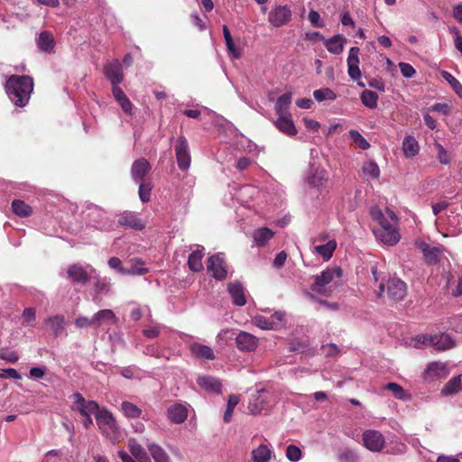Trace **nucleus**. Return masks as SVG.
<instances>
[{
	"label": "nucleus",
	"instance_id": "f257e3e1",
	"mask_svg": "<svg viewBox=\"0 0 462 462\" xmlns=\"http://www.w3.org/2000/svg\"><path fill=\"white\" fill-rule=\"evenodd\" d=\"M33 90V79L30 76L12 75L5 83V91L16 106H25Z\"/></svg>",
	"mask_w": 462,
	"mask_h": 462
},
{
	"label": "nucleus",
	"instance_id": "f03ea898",
	"mask_svg": "<svg viewBox=\"0 0 462 462\" xmlns=\"http://www.w3.org/2000/svg\"><path fill=\"white\" fill-rule=\"evenodd\" d=\"M97 425L100 432L110 441L116 443L120 438V428L113 414L106 408L96 414Z\"/></svg>",
	"mask_w": 462,
	"mask_h": 462
},
{
	"label": "nucleus",
	"instance_id": "7ed1b4c3",
	"mask_svg": "<svg viewBox=\"0 0 462 462\" xmlns=\"http://www.w3.org/2000/svg\"><path fill=\"white\" fill-rule=\"evenodd\" d=\"M342 274V269L339 267L328 268L319 275L315 276L314 282L311 284L310 290L318 294L328 297L331 295L332 290L330 288H327V285L332 282L336 277L340 279Z\"/></svg>",
	"mask_w": 462,
	"mask_h": 462
},
{
	"label": "nucleus",
	"instance_id": "20e7f679",
	"mask_svg": "<svg viewBox=\"0 0 462 462\" xmlns=\"http://www.w3.org/2000/svg\"><path fill=\"white\" fill-rule=\"evenodd\" d=\"M415 245L422 253L423 260L428 265H436L440 262L444 252L443 245H430L422 240H417Z\"/></svg>",
	"mask_w": 462,
	"mask_h": 462
},
{
	"label": "nucleus",
	"instance_id": "39448f33",
	"mask_svg": "<svg viewBox=\"0 0 462 462\" xmlns=\"http://www.w3.org/2000/svg\"><path fill=\"white\" fill-rule=\"evenodd\" d=\"M291 7L287 5H279L270 11L268 22L272 26L280 28L287 25L291 21Z\"/></svg>",
	"mask_w": 462,
	"mask_h": 462
},
{
	"label": "nucleus",
	"instance_id": "423d86ee",
	"mask_svg": "<svg viewBox=\"0 0 462 462\" xmlns=\"http://www.w3.org/2000/svg\"><path fill=\"white\" fill-rule=\"evenodd\" d=\"M73 405L71 409L77 411L82 417L88 415H95L98 413L101 409L96 401L86 400L83 395L79 393H76L72 395Z\"/></svg>",
	"mask_w": 462,
	"mask_h": 462
},
{
	"label": "nucleus",
	"instance_id": "0eeeda50",
	"mask_svg": "<svg viewBox=\"0 0 462 462\" xmlns=\"http://www.w3.org/2000/svg\"><path fill=\"white\" fill-rule=\"evenodd\" d=\"M284 320V313L282 311H276L270 317L263 315H256L253 318L252 322L254 326L262 329H277L282 325Z\"/></svg>",
	"mask_w": 462,
	"mask_h": 462
},
{
	"label": "nucleus",
	"instance_id": "6e6552de",
	"mask_svg": "<svg viewBox=\"0 0 462 462\" xmlns=\"http://www.w3.org/2000/svg\"><path fill=\"white\" fill-rule=\"evenodd\" d=\"M175 154L178 167L181 171H187L191 162V157L189 149V143L184 136L179 137L175 144Z\"/></svg>",
	"mask_w": 462,
	"mask_h": 462
},
{
	"label": "nucleus",
	"instance_id": "1a4fd4ad",
	"mask_svg": "<svg viewBox=\"0 0 462 462\" xmlns=\"http://www.w3.org/2000/svg\"><path fill=\"white\" fill-rule=\"evenodd\" d=\"M362 439L364 446L372 452H380L385 445L384 436L375 430L364 431Z\"/></svg>",
	"mask_w": 462,
	"mask_h": 462
},
{
	"label": "nucleus",
	"instance_id": "9d476101",
	"mask_svg": "<svg viewBox=\"0 0 462 462\" xmlns=\"http://www.w3.org/2000/svg\"><path fill=\"white\" fill-rule=\"evenodd\" d=\"M207 268L208 272L217 281H223L227 276L226 263L219 254L208 258Z\"/></svg>",
	"mask_w": 462,
	"mask_h": 462
},
{
	"label": "nucleus",
	"instance_id": "9b49d317",
	"mask_svg": "<svg viewBox=\"0 0 462 462\" xmlns=\"http://www.w3.org/2000/svg\"><path fill=\"white\" fill-rule=\"evenodd\" d=\"M407 294V287L402 280L393 278L387 282V295L393 301L402 300Z\"/></svg>",
	"mask_w": 462,
	"mask_h": 462
},
{
	"label": "nucleus",
	"instance_id": "f8f14e48",
	"mask_svg": "<svg viewBox=\"0 0 462 462\" xmlns=\"http://www.w3.org/2000/svg\"><path fill=\"white\" fill-rule=\"evenodd\" d=\"M67 275L73 283L85 285L90 281V275L80 263L69 265L67 269Z\"/></svg>",
	"mask_w": 462,
	"mask_h": 462
},
{
	"label": "nucleus",
	"instance_id": "ddd939ff",
	"mask_svg": "<svg viewBox=\"0 0 462 462\" xmlns=\"http://www.w3.org/2000/svg\"><path fill=\"white\" fill-rule=\"evenodd\" d=\"M104 73L112 84V88L119 87L118 85L124 79L122 65L118 60L108 63L104 68Z\"/></svg>",
	"mask_w": 462,
	"mask_h": 462
},
{
	"label": "nucleus",
	"instance_id": "4468645a",
	"mask_svg": "<svg viewBox=\"0 0 462 462\" xmlns=\"http://www.w3.org/2000/svg\"><path fill=\"white\" fill-rule=\"evenodd\" d=\"M236 344L244 352L254 351L258 346V338L245 331H240L236 337Z\"/></svg>",
	"mask_w": 462,
	"mask_h": 462
},
{
	"label": "nucleus",
	"instance_id": "2eb2a0df",
	"mask_svg": "<svg viewBox=\"0 0 462 462\" xmlns=\"http://www.w3.org/2000/svg\"><path fill=\"white\" fill-rule=\"evenodd\" d=\"M150 162L141 158L134 162L131 167V175L135 182H143L146 175L151 171Z\"/></svg>",
	"mask_w": 462,
	"mask_h": 462
},
{
	"label": "nucleus",
	"instance_id": "dca6fc26",
	"mask_svg": "<svg viewBox=\"0 0 462 462\" xmlns=\"http://www.w3.org/2000/svg\"><path fill=\"white\" fill-rule=\"evenodd\" d=\"M358 53L359 48L352 47L349 50V54L347 57V73L348 76L354 80L360 79L361 78Z\"/></svg>",
	"mask_w": 462,
	"mask_h": 462
},
{
	"label": "nucleus",
	"instance_id": "f3484780",
	"mask_svg": "<svg viewBox=\"0 0 462 462\" xmlns=\"http://www.w3.org/2000/svg\"><path fill=\"white\" fill-rule=\"evenodd\" d=\"M274 125L281 133L288 136H295L298 134L291 118V114L286 116L279 115L278 118L274 121Z\"/></svg>",
	"mask_w": 462,
	"mask_h": 462
},
{
	"label": "nucleus",
	"instance_id": "a211bd4d",
	"mask_svg": "<svg viewBox=\"0 0 462 462\" xmlns=\"http://www.w3.org/2000/svg\"><path fill=\"white\" fill-rule=\"evenodd\" d=\"M118 224L122 226H128L134 230H143L146 226V223L143 219L137 217V216L133 212H125L120 215Z\"/></svg>",
	"mask_w": 462,
	"mask_h": 462
},
{
	"label": "nucleus",
	"instance_id": "6ab92c4d",
	"mask_svg": "<svg viewBox=\"0 0 462 462\" xmlns=\"http://www.w3.org/2000/svg\"><path fill=\"white\" fill-rule=\"evenodd\" d=\"M197 383L207 392H212L218 394L222 393V383L220 380L211 375L199 376Z\"/></svg>",
	"mask_w": 462,
	"mask_h": 462
},
{
	"label": "nucleus",
	"instance_id": "aec40b11",
	"mask_svg": "<svg viewBox=\"0 0 462 462\" xmlns=\"http://www.w3.org/2000/svg\"><path fill=\"white\" fill-rule=\"evenodd\" d=\"M376 237L384 245H393L400 240V235L396 227L392 228H377L374 230Z\"/></svg>",
	"mask_w": 462,
	"mask_h": 462
},
{
	"label": "nucleus",
	"instance_id": "412c9836",
	"mask_svg": "<svg viewBox=\"0 0 462 462\" xmlns=\"http://www.w3.org/2000/svg\"><path fill=\"white\" fill-rule=\"evenodd\" d=\"M38 48L44 52L51 53L54 51L55 41L51 32L43 31L39 34L36 40Z\"/></svg>",
	"mask_w": 462,
	"mask_h": 462
},
{
	"label": "nucleus",
	"instance_id": "4be33fe9",
	"mask_svg": "<svg viewBox=\"0 0 462 462\" xmlns=\"http://www.w3.org/2000/svg\"><path fill=\"white\" fill-rule=\"evenodd\" d=\"M127 448L132 455L138 462H151V459L144 448L137 442L135 439H129Z\"/></svg>",
	"mask_w": 462,
	"mask_h": 462
},
{
	"label": "nucleus",
	"instance_id": "5701e85b",
	"mask_svg": "<svg viewBox=\"0 0 462 462\" xmlns=\"http://www.w3.org/2000/svg\"><path fill=\"white\" fill-rule=\"evenodd\" d=\"M228 292L230 293L233 302L236 306H244L246 303L245 290L240 282H232L228 284Z\"/></svg>",
	"mask_w": 462,
	"mask_h": 462
},
{
	"label": "nucleus",
	"instance_id": "b1692460",
	"mask_svg": "<svg viewBox=\"0 0 462 462\" xmlns=\"http://www.w3.org/2000/svg\"><path fill=\"white\" fill-rule=\"evenodd\" d=\"M112 92L115 99L120 105L122 110L131 115L133 113L134 106L127 96L125 94L120 87L112 88Z\"/></svg>",
	"mask_w": 462,
	"mask_h": 462
},
{
	"label": "nucleus",
	"instance_id": "393cba45",
	"mask_svg": "<svg viewBox=\"0 0 462 462\" xmlns=\"http://www.w3.org/2000/svg\"><path fill=\"white\" fill-rule=\"evenodd\" d=\"M117 320L115 313L108 309L97 311L92 316V321H94V327L98 328L105 323L114 324Z\"/></svg>",
	"mask_w": 462,
	"mask_h": 462
},
{
	"label": "nucleus",
	"instance_id": "a878e982",
	"mask_svg": "<svg viewBox=\"0 0 462 462\" xmlns=\"http://www.w3.org/2000/svg\"><path fill=\"white\" fill-rule=\"evenodd\" d=\"M168 419L177 424L182 423L185 421L188 416L187 409L181 404H174L171 405L168 409Z\"/></svg>",
	"mask_w": 462,
	"mask_h": 462
},
{
	"label": "nucleus",
	"instance_id": "bb28decb",
	"mask_svg": "<svg viewBox=\"0 0 462 462\" xmlns=\"http://www.w3.org/2000/svg\"><path fill=\"white\" fill-rule=\"evenodd\" d=\"M346 42L344 36L337 34L325 41V46L330 53L338 55L343 51Z\"/></svg>",
	"mask_w": 462,
	"mask_h": 462
},
{
	"label": "nucleus",
	"instance_id": "cd10ccee",
	"mask_svg": "<svg viewBox=\"0 0 462 462\" xmlns=\"http://www.w3.org/2000/svg\"><path fill=\"white\" fill-rule=\"evenodd\" d=\"M189 349L192 355L198 358H204L207 360H213L215 358L212 348L208 346L201 345L199 343H193L190 345Z\"/></svg>",
	"mask_w": 462,
	"mask_h": 462
},
{
	"label": "nucleus",
	"instance_id": "c85d7f7f",
	"mask_svg": "<svg viewBox=\"0 0 462 462\" xmlns=\"http://www.w3.org/2000/svg\"><path fill=\"white\" fill-rule=\"evenodd\" d=\"M45 323L48 324L53 332V335L57 337H60L65 328V318L62 315H55L45 319Z\"/></svg>",
	"mask_w": 462,
	"mask_h": 462
},
{
	"label": "nucleus",
	"instance_id": "c756f323",
	"mask_svg": "<svg viewBox=\"0 0 462 462\" xmlns=\"http://www.w3.org/2000/svg\"><path fill=\"white\" fill-rule=\"evenodd\" d=\"M203 248L195 250L189 255L188 265L192 272L199 273L203 270Z\"/></svg>",
	"mask_w": 462,
	"mask_h": 462
},
{
	"label": "nucleus",
	"instance_id": "7c9ffc66",
	"mask_svg": "<svg viewBox=\"0 0 462 462\" xmlns=\"http://www.w3.org/2000/svg\"><path fill=\"white\" fill-rule=\"evenodd\" d=\"M291 103V93H284L282 96H280L276 101L275 104V112L277 116L279 115H291L289 111V106Z\"/></svg>",
	"mask_w": 462,
	"mask_h": 462
},
{
	"label": "nucleus",
	"instance_id": "2f4dec72",
	"mask_svg": "<svg viewBox=\"0 0 462 462\" xmlns=\"http://www.w3.org/2000/svg\"><path fill=\"white\" fill-rule=\"evenodd\" d=\"M130 266L126 267V275H144L149 273V269L143 267L144 262L140 258H133L129 261Z\"/></svg>",
	"mask_w": 462,
	"mask_h": 462
},
{
	"label": "nucleus",
	"instance_id": "473e14b6",
	"mask_svg": "<svg viewBox=\"0 0 462 462\" xmlns=\"http://www.w3.org/2000/svg\"><path fill=\"white\" fill-rule=\"evenodd\" d=\"M336 248L337 242L335 240H329L327 244L315 246L314 252L319 254L324 261H328L332 257Z\"/></svg>",
	"mask_w": 462,
	"mask_h": 462
},
{
	"label": "nucleus",
	"instance_id": "72a5a7b5",
	"mask_svg": "<svg viewBox=\"0 0 462 462\" xmlns=\"http://www.w3.org/2000/svg\"><path fill=\"white\" fill-rule=\"evenodd\" d=\"M223 34H224L226 46L228 54L235 59H239L241 57V51L235 45L232 35H231L229 29L226 25H223Z\"/></svg>",
	"mask_w": 462,
	"mask_h": 462
},
{
	"label": "nucleus",
	"instance_id": "f704fd0d",
	"mask_svg": "<svg viewBox=\"0 0 462 462\" xmlns=\"http://www.w3.org/2000/svg\"><path fill=\"white\" fill-rule=\"evenodd\" d=\"M264 391L258 392L254 395L248 404V410L254 415L261 413L265 409V400L262 395Z\"/></svg>",
	"mask_w": 462,
	"mask_h": 462
},
{
	"label": "nucleus",
	"instance_id": "c9c22d12",
	"mask_svg": "<svg viewBox=\"0 0 462 462\" xmlns=\"http://www.w3.org/2000/svg\"><path fill=\"white\" fill-rule=\"evenodd\" d=\"M251 455L253 462H269L272 451L266 445L261 444L252 451Z\"/></svg>",
	"mask_w": 462,
	"mask_h": 462
},
{
	"label": "nucleus",
	"instance_id": "e433bc0d",
	"mask_svg": "<svg viewBox=\"0 0 462 462\" xmlns=\"http://www.w3.org/2000/svg\"><path fill=\"white\" fill-rule=\"evenodd\" d=\"M274 236V232L268 227H261L255 230L254 239L260 247L264 246Z\"/></svg>",
	"mask_w": 462,
	"mask_h": 462
},
{
	"label": "nucleus",
	"instance_id": "4c0bfd02",
	"mask_svg": "<svg viewBox=\"0 0 462 462\" xmlns=\"http://www.w3.org/2000/svg\"><path fill=\"white\" fill-rule=\"evenodd\" d=\"M433 346L439 351L450 349L454 346V341L448 334L435 335L433 337Z\"/></svg>",
	"mask_w": 462,
	"mask_h": 462
},
{
	"label": "nucleus",
	"instance_id": "58836bf2",
	"mask_svg": "<svg viewBox=\"0 0 462 462\" xmlns=\"http://www.w3.org/2000/svg\"><path fill=\"white\" fill-rule=\"evenodd\" d=\"M154 462H171L168 454L159 445L146 443Z\"/></svg>",
	"mask_w": 462,
	"mask_h": 462
},
{
	"label": "nucleus",
	"instance_id": "ea45409f",
	"mask_svg": "<svg viewBox=\"0 0 462 462\" xmlns=\"http://www.w3.org/2000/svg\"><path fill=\"white\" fill-rule=\"evenodd\" d=\"M402 151L406 157H413L419 152V144L413 136H406L402 142Z\"/></svg>",
	"mask_w": 462,
	"mask_h": 462
},
{
	"label": "nucleus",
	"instance_id": "a19ab883",
	"mask_svg": "<svg viewBox=\"0 0 462 462\" xmlns=\"http://www.w3.org/2000/svg\"><path fill=\"white\" fill-rule=\"evenodd\" d=\"M378 98L377 93L369 89H365L360 95L362 104L370 109L377 107Z\"/></svg>",
	"mask_w": 462,
	"mask_h": 462
},
{
	"label": "nucleus",
	"instance_id": "79ce46f5",
	"mask_svg": "<svg viewBox=\"0 0 462 462\" xmlns=\"http://www.w3.org/2000/svg\"><path fill=\"white\" fill-rule=\"evenodd\" d=\"M461 390V376L457 375L452 377L442 388L441 393L443 395H452Z\"/></svg>",
	"mask_w": 462,
	"mask_h": 462
},
{
	"label": "nucleus",
	"instance_id": "37998d69",
	"mask_svg": "<svg viewBox=\"0 0 462 462\" xmlns=\"http://www.w3.org/2000/svg\"><path fill=\"white\" fill-rule=\"evenodd\" d=\"M14 213L21 217H26L32 215V208L25 202L20 199H14L12 202Z\"/></svg>",
	"mask_w": 462,
	"mask_h": 462
},
{
	"label": "nucleus",
	"instance_id": "c03bdc74",
	"mask_svg": "<svg viewBox=\"0 0 462 462\" xmlns=\"http://www.w3.org/2000/svg\"><path fill=\"white\" fill-rule=\"evenodd\" d=\"M121 408L125 416L127 418L135 419L141 416L142 410L130 402H123L121 404Z\"/></svg>",
	"mask_w": 462,
	"mask_h": 462
},
{
	"label": "nucleus",
	"instance_id": "a18cd8bd",
	"mask_svg": "<svg viewBox=\"0 0 462 462\" xmlns=\"http://www.w3.org/2000/svg\"><path fill=\"white\" fill-rule=\"evenodd\" d=\"M240 398L238 395L230 394L227 401L226 409L224 414V421L228 423L231 421L232 415L234 412L235 407L239 403Z\"/></svg>",
	"mask_w": 462,
	"mask_h": 462
},
{
	"label": "nucleus",
	"instance_id": "49530a36",
	"mask_svg": "<svg viewBox=\"0 0 462 462\" xmlns=\"http://www.w3.org/2000/svg\"><path fill=\"white\" fill-rule=\"evenodd\" d=\"M440 75H441V77L446 81L448 82V84L450 85L452 89L456 92V94L459 97H462V85H461V83L454 76H452L451 73H449L448 71L442 70L440 72Z\"/></svg>",
	"mask_w": 462,
	"mask_h": 462
},
{
	"label": "nucleus",
	"instance_id": "de8ad7c7",
	"mask_svg": "<svg viewBox=\"0 0 462 462\" xmlns=\"http://www.w3.org/2000/svg\"><path fill=\"white\" fill-rule=\"evenodd\" d=\"M313 97L318 102H322L324 100H335L337 98V95L329 88L314 90Z\"/></svg>",
	"mask_w": 462,
	"mask_h": 462
},
{
	"label": "nucleus",
	"instance_id": "09e8293b",
	"mask_svg": "<svg viewBox=\"0 0 462 462\" xmlns=\"http://www.w3.org/2000/svg\"><path fill=\"white\" fill-rule=\"evenodd\" d=\"M138 195L143 203H147L151 199L152 185L151 182H139Z\"/></svg>",
	"mask_w": 462,
	"mask_h": 462
},
{
	"label": "nucleus",
	"instance_id": "8fccbe9b",
	"mask_svg": "<svg viewBox=\"0 0 462 462\" xmlns=\"http://www.w3.org/2000/svg\"><path fill=\"white\" fill-rule=\"evenodd\" d=\"M362 170L365 175H367L373 179H377L380 176L379 166L374 161H369V162H365Z\"/></svg>",
	"mask_w": 462,
	"mask_h": 462
},
{
	"label": "nucleus",
	"instance_id": "3c124183",
	"mask_svg": "<svg viewBox=\"0 0 462 462\" xmlns=\"http://www.w3.org/2000/svg\"><path fill=\"white\" fill-rule=\"evenodd\" d=\"M349 135L353 142L362 150H367L370 147L369 143L365 137L356 130H350Z\"/></svg>",
	"mask_w": 462,
	"mask_h": 462
},
{
	"label": "nucleus",
	"instance_id": "603ef678",
	"mask_svg": "<svg viewBox=\"0 0 462 462\" xmlns=\"http://www.w3.org/2000/svg\"><path fill=\"white\" fill-rule=\"evenodd\" d=\"M22 317L23 318V324L24 326H33L36 319V310L34 308H25L23 311Z\"/></svg>",
	"mask_w": 462,
	"mask_h": 462
},
{
	"label": "nucleus",
	"instance_id": "864d4df0",
	"mask_svg": "<svg viewBox=\"0 0 462 462\" xmlns=\"http://www.w3.org/2000/svg\"><path fill=\"white\" fill-rule=\"evenodd\" d=\"M338 460L339 462H359L356 453L348 448L343 449L338 454Z\"/></svg>",
	"mask_w": 462,
	"mask_h": 462
},
{
	"label": "nucleus",
	"instance_id": "5fc2aeb1",
	"mask_svg": "<svg viewBox=\"0 0 462 462\" xmlns=\"http://www.w3.org/2000/svg\"><path fill=\"white\" fill-rule=\"evenodd\" d=\"M286 457L291 462H297L301 458V450L295 445H289L286 448Z\"/></svg>",
	"mask_w": 462,
	"mask_h": 462
},
{
	"label": "nucleus",
	"instance_id": "6e6d98bb",
	"mask_svg": "<svg viewBox=\"0 0 462 462\" xmlns=\"http://www.w3.org/2000/svg\"><path fill=\"white\" fill-rule=\"evenodd\" d=\"M387 216L388 217H385L381 222H379L378 224L380 225V227L379 228H392V227H395V224H396V216L395 214L392 211V210H387Z\"/></svg>",
	"mask_w": 462,
	"mask_h": 462
},
{
	"label": "nucleus",
	"instance_id": "4d7b16f0",
	"mask_svg": "<svg viewBox=\"0 0 462 462\" xmlns=\"http://www.w3.org/2000/svg\"><path fill=\"white\" fill-rule=\"evenodd\" d=\"M434 146L437 150V158L439 162L441 164H448L449 162V158L446 149L437 142L434 143Z\"/></svg>",
	"mask_w": 462,
	"mask_h": 462
},
{
	"label": "nucleus",
	"instance_id": "13d9d810",
	"mask_svg": "<svg viewBox=\"0 0 462 462\" xmlns=\"http://www.w3.org/2000/svg\"><path fill=\"white\" fill-rule=\"evenodd\" d=\"M108 265L111 269L117 270L120 274L126 275V267L122 265V262L118 257H111L108 260Z\"/></svg>",
	"mask_w": 462,
	"mask_h": 462
},
{
	"label": "nucleus",
	"instance_id": "bf43d9fd",
	"mask_svg": "<svg viewBox=\"0 0 462 462\" xmlns=\"http://www.w3.org/2000/svg\"><path fill=\"white\" fill-rule=\"evenodd\" d=\"M384 389H387V390L393 392V395L398 399H402V397L404 396L403 388L396 383H388L384 386Z\"/></svg>",
	"mask_w": 462,
	"mask_h": 462
},
{
	"label": "nucleus",
	"instance_id": "052dcab7",
	"mask_svg": "<svg viewBox=\"0 0 462 462\" xmlns=\"http://www.w3.org/2000/svg\"><path fill=\"white\" fill-rule=\"evenodd\" d=\"M445 366L440 363H431L429 365L427 374L430 376H439L440 373L444 372Z\"/></svg>",
	"mask_w": 462,
	"mask_h": 462
},
{
	"label": "nucleus",
	"instance_id": "680f3d73",
	"mask_svg": "<svg viewBox=\"0 0 462 462\" xmlns=\"http://www.w3.org/2000/svg\"><path fill=\"white\" fill-rule=\"evenodd\" d=\"M399 67L402 75L405 78H412L416 73L415 69L409 63L400 62Z\"/></svg>",
	"mask_w": 462,
	"mask_h": 462
},
{
	"label": "nucleus",
	"instance_id": "e2e57ef3",
	"mask_svg": "<svg viewBox=\"0 0 462 462\" xmlns=\"http://www.w3.org/2000/svg\"><path fill=\"white\" fill-rule=\"evenodd\" d=\"M367 83L370 88H374L380 92H384L385 90V84L381 78H369Z\"/></svg>",
	"mask_w": 462,
	"mask_h": 462
},
{
	"label": "nucleus",
	"instance_id": "0e129e2a",
	"mask_svg": "<svg viewBox=\"0 0 462 462\" xmlns=\"http://www.w3.org/2000/svg\"><path fill=\"white\" fill-rule=\"evenodd\" d=\"M310 299L317 301L319 305L327 308L329 310L335 311L338 310V304L337 302H329L326 300H319L315 295L310 294Z\"/></svg>",
	"mask_w": 462,
	"mask_h": 462
},
{
	"label": "nucleus",
	"instance_id": "69168bd1",
	"mask_svg": "<svg viewBox=\"0 0 462 462\" xmlns=\"http://www.w3.org/2000/svg\"><path fill=\"white\" fill-rule=\"evenodd\" d=\"M309 20L311 24L316 28L324 27V23L320 22V15L317 11L310 10L309 13Z\"/></svg>",
	"mask_w": 462,
	"mask_h": 462
},
{
	"label": "nucleus",
	"instance_id": "338daca9",
	"mask_svg": "<svg viewBox=\"0 0 462 462\" xmlns=\"http://www.w3.org/2000/svg\"><path fill=\"white\" fill-rule=\"evenodd\" d=\"M0 358L9 363L14 364L19 360V356L15 351L1 352Z\"/></svg>",
	"mask_w": 462,
	"mask_h": 462
},
{
	"label": "nucleus",
	"instance_id": "774afa93",
	"mask_svg": "<svg viewBox=\"0 0 462 462\" xmlns=\"http://www.w3.org/2000/svg\"><path fill=\"white\" fill-rule=\"evenodd\" d=\"M110 285L102 280H97L95 283V291L97 293L106 294L109 291Z\"/></svg>",
	"mask_w": 462,
	"mask_h": 462
}]
</instances>
